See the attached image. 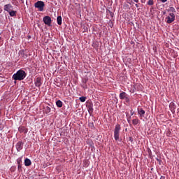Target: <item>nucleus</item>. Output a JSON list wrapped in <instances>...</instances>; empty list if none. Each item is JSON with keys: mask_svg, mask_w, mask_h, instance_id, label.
Returning a JSON list of instances; mask_svg holds the SVG:
<instances>
[{"mask_svg": "<svg viewBox=\"0 0 179 179\" xmlns=\"http://www.w3.org/2000/svg\"><path fill=\"white\" fill-rule=\"evenodd\" d=\"M27 73L26 71L20 69L18 70L16 73H14L13 76V79L14 80H23V79H24V78H26L27 76Z\"/></svg>", "mask_w": 179, "mask_h": 179, "instance_id": "f257e3e1", "label": "nucleus"}, {"mask_svg": "<svg viewBox=\"0 0 179 179\" xmlns=\"http://www.w3.org/2000/svg\"><path fill=\"white\" fill-rule=\"evenodd\" d=\"M120 131H121V125L117 124L115 126V129H114L115 141H119L120 140Z\"/></svg>", "mask_w": 179, "mask_h": 179, "instance_id": "f03ea898", "label": "nucleus"}, {"mask_svg": "<svg viewBox=\"0 0 179 179\" xmlns=\"http://www.w3.org/2000/svg\"><path fill=\"white\" fill-rule=\"evenodd\" d=\"M45 6V3H44V1H38L34 3V7L36 8V9H38L40 12H43V10H44Z\"/></svg>", "mask_w": 179, "mask_h": 179, "instance_id": "7ed1b4c3", "label": "nucleus"}, {"mask_svg": "<svg viewBox=\"0 0 179 179\" xmlns=\"http://www.w3.org/2000/svg\"><path fill=\"white\" fill-rule=\"evenodd\" d=\"M119 97L120 100H124V102L127 103V104H129L130 103V99L129 97L128 96V94L125 93V92H122L120 94Z\"/></svg>", "mask_w": 179, "mask_h": 179, "instance_id": "20e7f679", "label": "nucleus"}, {"mask_svg": "<svg viewBox=\"0 0 179 179\" xmlns=\"http://www.w3.org/2000/svg\"><path fill=\"white\" fill-rule=\"evenodd\" d=\"M34 85L36 87H41V85H43V78L41 76L36 77L34 79Z\"/></svg>", "mask_w": 179, "mask_h": 179, "instance_id": "39448f33", "label": "nucleus"}, {"mask_svg": "<svg viewBox=\"0 0 179 179\" xmlns=\"http://www.w3.org/2000/svg\"><path fill=\"white\" fill-rule=\"evenodd\" d=\"M169 15L170 16H168L166 17V19H167L166 22L169 23V24L173 23V22H174V20H176V15H174V13H171L169 14Z\"/></svg>", "mask_w": 179, "mask_h": 179, "instance_id": "423d86ee", "label": "nucleus"}, {"mask_svg": "<svg viewBox=\"0 0 179 179\" xmlns=\"http://www.w3.org/2000/svg\"><path fill=\"white\" fill-rule=\"evenodd\" d=\"M137 111H138V115H139L141 120H142V118L145 117V110H143V108H138Z\"/></svg>", "mask_w": 179, "mask_h": 179, "instance_id": "0eeeda50", "label": "nucleus"}, {"mask_svg": "<svg viewBox=\"0 0 179 179\" xmlns=\"http://www.w3.org/2000/svg\"><path fill=\"white\" fill-rule=\"evenodd\" d=\"M51 17L50 16H45L43 17V23H45V24H47V26H51Z\"/></svg>", "mask_w": 179, "mask_h": 179, "instance_id": "6e6552de", "label": "nucleus"}, {"mask_svg": "<svg viewBox=\"0 0 179 179\" xmlns=\"http://www.w3.org/2000/svg\"><path fill=\"white\" fill-rule=\"evenodd\" d=\"M23 141H18L16 145H15V148H16V150L17 152H20V150H22L23 149Z\"/></svg>", "mask_w": 179, "mask_h": 179, "instance_id": "1a4fd4ad", "label": "nucleus"}, {"mask_svg": "<svg viewBox=\"0 0 179 179\" xmlns=\"http://www.w3.org/2000/svg\"><path fill=\"white\" fill-rule=\"evenodd\" d=\"M13 9V6L10 3L4 5V10L9 13Z\"/></svg>", "mask_w": 179, "mask_h": 179, "instance_id": "9d476101", "label": "nucleus"}, {"mask_svg": "<svg viewBox=\"0 0 179 179\" xmlns=\"http://www.w3.org/2000/svg\"><path fill=\"white\" fill-rule=\"evenodd\" d=\"M18 131L20 134H27L28 130L26 127L21 126L18 128Z\"/></svg>", "mask_w": 179, "mask_h": 179, "instance_id": "9b49d317", "label": "nucleus"}, {"mask_svg": "<svg viewBox=\"0 0 179 179\" xmlns=\"http://www.w3.org/2000/svg\"><path fill=\"white\" fill-rule=\"evenodd\" d=\"M19 56L22 57V58H24V59L27 58L28 57L27 54L24 53V50H21L19 51Z\"/></svg>", "mask_w": 179, "mask_h": 179, "instance_id": "f8f14e48", "label": "nucleus"}, {"mask_svg": "<svg viewBox=\"0 0 179 179\" xmlns=\"http://www.w3.org/2000/svg\"><path fill=\"white\" fill-rule=\"evenodd\" d=\"M24 166L29 167V166H31V161L29 158H26L24 159Z\"/></svg>", "mask_w": 179, "mask_h": 179, "instance_id": "ddd939ff", "label": "nucleus"}, {"mask_svg": "<svg viewBox=\"0 0 179 179\" xmlns=\"http://www.w3.org/2000/svg\"><path fill=\"white\" fill-rule=\"evenodd\" d=\"M56 106H57V107H59V108H61V107H62V106H63L62 101H61V100L57 101Z\"/></svg>", "mask_w": 179, "mask_h": 179, "instance_id": "4468645a", "label": "nucleus"}, {"mask_svg": "<svg viewBox=\"0 0 179 179\" xmlns=\"http://www.w3.org/2000/svg\"><path fill=\"white\" fill-rule=\"evenodd\" d=\"M169 108H171L172 111L176 110V103H174L173 102H171L169 104Z\"/></svg>", "mask_w": 179, "mask_h": 179, "instance_id": "2eb2a0df", "label": "nucleus"}, {"mask_svg": "<svg viewBox=\"0 0 179 179\" xmlns=\"http://www.w3.org/2000/svg\"><path fill=\"white\" fill-rule=\"evenodd\" d=\"M57 24H59V26H61V24H62V17L58 16L57 18Z\"/></svg>", "mask_w": 179, "mask_h": 179, "instance_id": "dca6fc26", "label": "nucleus"}, {"mask_svg": "<svg viewBox=\"0 0 179 179\" xmlns=\"http://www.w3.org/2000/svg\"><path fill=\"white\" fill-rule=\"evenodd\" d=\"M139 119L136 118L132 120L133 125H138L139 124Z\"/></svg>", "mask_w": 179, "mask_h": 179, "instance_id": "f3484780", "label": "nucleus"}, {"mask_svg": "<svg viewBox=\"0 0 179 179\" xmlns=\"http://www.w3.org/2000/svg\"><path fill=\"white\" fill-rule=\"evenodd\" d=\"M10 16L11 17H13L14 16H16V11L11 10L10 12H8Z\"/></svg>", "mask_w": 179, "mask_h": 179, "instance_id": "a211bd4d", "label": "nucleus"}, {"mask_svg": "<svg viewBox=\"0 0 179 179\" xmlns=\"http://www.w3.org/2000/svg\"><path fill=\"white\" fill-rule=\"evenodd\" d=\"M79 100L82 102V103H85L86 101V96H80L79 98Z\"/></svg>", "mask_w": 179, "mask_h": 179, "instance_id": "6ab92c4d", "label": "nucleus"}, {"mask_svg": "<svg viewBox=\"0 0 179 179\" xmlns=\"http://www.w3.org/2000/svg\"><path fill=\"white\" fill-rule=\"evenodd\" d=\"M22 157H20L17 159V164H22Z\"/></svg>", "mask_w": 179, "mask_h": 179, "instance_id": "aec40b11", "label": "nucleus"}, {"mask_svg": "<svg viewBox=\"0 0 179 179\" xmlns=\"http://www.w3.org/2000/svg\"><path fill=\"white\" fill-rule=\"evenodd\" d=\"M88 111L90 113V111H91V113H93V106H88Z\"/></svg>", "mask_w": 179, "mask_h": 179, "instance_id": "412c9836", "label": "nucleus"}, {"mask_svg": "<svg viewBox=\"0 0 179 179\" xmlns=\"http://www.w3.org/2000/svg\"><path fill=\"white\" fill-rule=\"evenodd\" d=\"M18 171H22V164H17Z\"/></svg>", "mask_w": 179, "mask_h": 179, "instance_id": "4be33fe9", "label": "nucleus"}, {"mask_svg": "<svg viewBox=\"0 0 179 179\" xmlns=\"http://www.w3.org/2000/svg\"><path fill=\"white\" fill-rule=\"evenodd\" d=\"M148 5H153V0H149L148 1Z\"/></svg>", "mask_w": 179, "mask_h": 179, "instance_id": "5701e85b", "label": "nucleus"}, {"mask_svg": "<svg viewBox=\"0 0 179 179\" xmlns=\"http://www.w3.org/2000/svg\"><path fill=\"white\" fill-rule=\"evenodd\" d=\"M170 10L171 12H176V8H174V7H171Z\"/></svg>", "mask_w": 179, "mask_h": 179, "instance_id": "b1692460", "label": "nucleus"}, {"mask_svg": "<svg viewBox=\"0 0 179 179\" xmlns=\"http://www.w3.org/2000/svg\"><path fill=\"white\" fill-rule=\"evenodd\" d=\"M83 83H84L85 85H86V83H87V79H84V80H83Z\"/></svg>", "mask_w": 179, "mask_h": 179, "instance_id": "393cba45", "label": "nucleus"}, {"mask_svg": "<svg viewBox=\"0 0 179 179\" xmlns=\"http://www.w3.org/2000/svg\"><path fill=\"white\" fill-rule=\"evenodd\" d=\"M161 2H162L163 3H164V2H167V0H159Z\"/></svg>", "mask_w": 179, "mask_h": 179, "instance_id": "a878e982", "label": "nucleus"}, {"mask_svg": "<svg viewBox=\"0 0 179 179\" xmlns=\"http://www.w3.org/2000/svg\"><path fill=\"white\" fill-rule=\"evenodd\" d=\"M134 2H136V3H138V2H139V0H133Z\"/></svg>", "mask_w": 179, "mask_h": 179, "instance_id": "bb28decb", "label": "nucleus"}, {"mask_svg": "<svg viewBox=\"0 0 179 179\" xmlns=\"http://www.w3.org/2000/svg\"><path fill=\"white\" fill-rule=\"evenodd\" d=\"M153 50H154V51H155V52H156V51H157V48H156V46L153 48Z\"/></svg>", "mask_w": 179, "mask_h": 179, "instance_id": "cd10ccee", "label": "nucleus"}, {"mask_svg": "<svg viewBox=\"0 0 179 179\" xmlns=\"http://www.w3.org/2000/svg\"><path fill=\"white\" fill-rule=\"evenodd\" d=\"M48 110L50 113V111H51V108L50 107H48Z\"/></svg>", "mask_w": 179, "mask_h": 179, "instance_id": "c85d7f7f", "label": "nucleus"}, {"mask_svg": "<svg viewBox=\"0 0 179 179\" xmlns=\"http://www.w3.org/2000/svg\"><path fill=\"white\" fill-rule=\"evenodd\" d=\"M160 179H166L164 176H161Z\"/></svg>", "mask_w": 179, "mask_h": 179, "instance_id": "c756f323", "label": "nucleus"}, {"mask_svg": "<svg viewBox=\"0 0 179 179\" xmlns=\"http://www.w3.org/2000/svg\"><path fill=\"white\" fill-rule=\"evenodd\" d=\"M135 6H136L137 8H139V5L138 4H135Z\"/></svg>", "mask_w": 179, "mask_h": 179, "instance_id": "7c9ffc66", "label": "nucleus"}, {"mask_svg": "<svg viewBox=\"0 0 179 179\" xmlns=\"http://www.w3.org/2000/svg\"><path fill=\"white\" fill-rule=\"evenodd\" d=\"M83 88H84V89H87V87L86 85H85V86L83 87Z\"/></svg>", "mask_w": 179, "mask_h": 179, "instance_id": "2f4dec72", "label": "nucleus"}, {"mask_svg": "<svg viewBox=\"0 0 179 179\" xmlns=\"http://www.w3.org/2000/svg\"><path fill=\"white\" fill-rule=\"evenodd\" d=\"M0 13H2V8H0Z\"/></svg>", "mask_w": 179, "mask_h": 179, "instance_id": "473e14b6", "label": "nucleus"}, {"mask_svg": "<svg viewBox=\"0 0 179 179\" xmlns=\"http://www.w3.org/2000/svg\"><path fill=\"white\" fill-rule=\"evenodd\" d=\"M0 40H1V36H0Z\"/></svg>", "mask_w": 179, "mask_h": 179, "instance_id": "72a5a7b5", "label": "nucleus"}]
</instances>
